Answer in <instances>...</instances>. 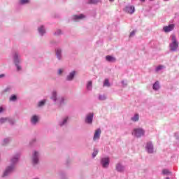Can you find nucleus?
Returning a JSON list of instances; mask_svg holds the SVG:
<instances>
[{"label":"nucleus","instance_id":"obj_1","mask_svg":"<svg viewBox=\"0 0 179 179\" xmlns=\"http://www.w3.org/2000/svg\"><path fill=\"white\" fill-rule=\"evenodd\" d=\"M172 43L169 45L171 51H177L178 48V42H177V38L176 35H171Z\"/></svg>","mask_w":179,"mask_h":179},{"label":"nucleus","instance_id":"obj_2","mask_svg":"<svg viewBox=\"0 0 179 179\" xmlns=\"http://www.w3.org/2000/svg\"><path fill=\"white\" fill-rule=\"evenodd\" d=\"M133 135L137 138H141V136H143V135H145V131L141 128L134 129L133 131Z\"/></svg>","mask_w":179,"mask_h":179},{"label":"nucleus","instance_id":"obj_3","mask_svg":"<svg viewBox=\"0 0 179 179\" xmlns=\"http://www.w3.org/2000/svg\"><path fill=\"white\" fill-rule=\"evenodd\" d=\"M174 27H176V24H171L168 26H164L163 27V31L165 33H170V31H173V30H174Z\"/></svg>","mask_w":179,"mask_h":179},{"label":"nucleus","instance_id":"obj_4","mask_svg":"<svg viewBox=\"0 0 179 179\" xmlns=\"http://www.w3.org/2000/svg\"><path fill=\"white\" fill-rule=\"evenodd\" d=\"M19 55L17 53H15L14 55V61H15V64L17 66V71H20L22 69V67H20V66H19Z\"/></svg>","mask_w":179,"mask_h":179},{"label":"nucleus","instance_id":"obj_5","mask_svg":"<svg viewBox=\"0 0 179 179\" xmlns=\"http://www.w3.org/2000/svg\"><path fill=\"white\" fill-rule=\"evenodd\" d=\"M101 164L103 167H108V165L110 164V159L108 157H105L101 159Z\"/></svg>","mask_w":179,"mask_h":179},{"label":"nucleus","instance_id":"obj_6","mask_svg":"<svg viewBox=\"0 0 179 179\" xmlns=\"http://www.w3.org/2000/svg\"><path fill=\"white\" fill-rule=\"evenodd\" d=\"M13 170H15V166H8V168H6V171L3 174V177H6V176L10 174V173H12Z\"/></svg>","mask_w":179,"mask_h":179},{"label":"nucleus","instance_id":"obj_7","mask_svg":"<svg viewBox=\"0 0 179 179\" xmlns=\"http://www.w3.org/2000/svg\"><path fill=\"white\" fill-rule=\"evenodd\" d=\"M125 12L127 13H129L130 15H132L135 12V7L133 6H128L125 8Z\"/></svg>","mask_w":179,"mask_h":179},{"label":"nucleus","instance_id":"obj_8","mask_svg":"<svg viewBox=\"0 0 179 179\" xmlns=\"http://www.w3.org/2000/svg\"><path fill=\"white\" fill-rule=\"evenodd\" d=\"M101 134V130L100 129H97L95 131V133L94 134V141H97V139H100V135Z\"/></svg>","mask_w":179,"mask_h":179},{"label":"nucleus","instance_id":"obj_9","mask_svg":"<svg viewBox=\"0 0 179 179\" xmlns=\"http://www.w3.org/2000/svg\"><path fill=\"white\" fill-rule=\"evenodd\" d=\"M145 148L148 150V153H153V145L152 144V143H147Z\"/></svg>","mask_w":179,"mask_h":179},{"label":"nucleus","instance_id":"obj_10","mask_svg":"<svg viewBox=\"0 0 179 179\" xmlns=\"http://www.w3.org/2000/svg\"><path fill=\"white\" fill-rule=\"evenodd\" d=\"M85 122H87V124H92V122H93V113H90L87 116Z\"/></svg>","mask_w":179,"mask_h":179},{"label":"nucleus","instance_id":"obj_11","mask_svg":"<svg viewBox=\"0 0 179 179\" xmlns=\"http://www.w3.org/2000/svg\"><path fill=\"white\" fill-rule=\"evenodd\" d=\"M38 152L35 151L34 153V156H33V163H34V164H37V163H38Z\"/></svg>","mask_w":179,"mask_h":179},{"label":"nucleus","instance_id":"obj_12","mask_svg":"<svg viewBox=\"0 0 179 179\" xmlns=\"http://www.w3.org/2000/svg\"><path fill=\"white\" fill-rule=\"evenodd\" d=\"M106 59L108 62H115V57H114L113 56L108 55L106 57Z\"/></svg>","mask_w":179,"mask_h":179},{"label":"nucleus","instance_id":"obj_13","mask_svg":"<svg viewBox=\"0 0 179 179\" xmlns=\"http://www.w3.org/2000/svg\"><path fill=\"white\" fill-rule=\"evenodd\" d=\"M152 89L154 90H159L160 89V85L159 84V81H156L152 86Z\"/></svg>","mask_w":179,"mask_h":179},{"label":"nucleus","instance_id":"obj_14","mask_svg":"<svg viewBox=\"0 0 179 179\" xmlns=\"http://www.w3.org/2000/svg\"><path fill=\"white\" fill-rule=\"evenodd\" d=\"M116 170L117 171H124V166H122V165H121L120 164H117V165H116Z\"/></svg>","mask_w":179,"mask_h":179},{"label":"nucleus","instance_id":"obj_15","mask_svg":"<svg viewBox=\"0 0 179 179\" xmlns=\"http://www.w3.org/2000/svg\"><path fill=\"white\" fill-rule=\"evenodd\" d=\"M75 71H72L70 74L67 76V80H72L75 76Z\"/></svg>","mask_w":179,"mask_h":179},{"label":"nucleus","instance_id":"obj_16","mask_svg":"<svg viewBox=\"0 0 179 179\" xmlns=\"http://www.w3.org/2000/svg\"><path fill=\"white\" fill-rule=\"evenodd\" d=\"M37 121H38V117L37 115H34L31 119L32 124H37Z\"/></svg>","mask_w":179,"mask_h":179},{"label":"nucleus","instance_id":"obj_17","mask_svg":"<svg viewBox=\"0 0 179 179\" xmlns=\"http://www.w3.org/2000/svg\"><path fill=\"white\" fill-rule=\"evenodd\" d=\"M38 30L40 34H41V35H43V34H44V33H45V29H44V27L43 26H41V27H39L38 29Z\"/></svg>","mask_w":179,"mask_h":179},{"label":"nucleus","instance_id":"obj_18","mask_svg":"<svg viewBox=\"0 0 179 179\" xmlns=\"http://www.w3.org/2000/svg\"><path fill=\"white\" fill-rule=\"evenodd\" d=\"M93 86V83L92 81H89L87 84V90H92V87Z\"/></svg>","mask_w":179,"mask_h":179},{"label":"nucleus","instance_id":"obj_19","mask_svg":"<svg viewBox=\"0 0 179 179\" xmlns=\"http://www.w3.org/2000/svg\"><path fill=\"white\" fill-rule=\"evenodd\" d=\"M51 99H52V100H54V101H57V92H55V91H53V92H52Z\"/></svg>","mask_w":179,"mask_h":179},{"label":"nucleus","instance_id":"obj_20","mask_svg":"<svg viewBox=\"0 0 179 179\" xmlns=\"http://www.w3.org/2000/svg\"><path fill=\"white\" fill-rule=\"evenodd\" d=\"M132 121L136 122L139 121V115L136 114L134 117H131Z\"/></svg>","mask_w":179,"mask_h":179},{"label":"nucleus","instance_id":"obj_21","mask_svg":"<svg viewBox=\"0 0 179 179\" xmlns=\"http://www.w3.org/2000/svg\"><path fill=\"white\" fill-rule=\"evenodd\" d=\"M83 18H85V16L83 15V14H80V15H74L75 20L78 19H83Z\"/></svg>","mask_w":179,"mask_h":179},{"label":"nucleus","instance_id":"obj_22","mask_svg":"<svg viewBox=\"0 0 179 179\" xmlns=\"http://www.w3.org/2000/svg\"><path fill=\"white\" fill-rule=\"evenodd\" d=\"M56 55L59 58V59H61V50L57 49L56 51Z\"/></svg>","mask_w":179,"mask_h":179},{"label":"nucleus","instance_id":"obj_23","mask_svg":"<svg viewBox=\"0 0 179 179\" xmlns=\"http://www.w3.org/2000/svg\"><path fill=\"white\" fill-rule=\"evenodd\" d=\"M17 97L16 96V95H12L10 97V101H16Z\"/></svg>","mask_w":179,"mask_h":179},{"label":"nucleus","instance_id":"obj_24","mask_svg":"<svg viewBox=\"0 0 179 179\" xmlns=\"http://www.w3.org/2000/svg\"><path fill=\"white\" fill-rule=\"evenodd\" d=\"M103 86H106L107 87H110V83L108 82V79H106L103 83Z\"/></svg>","mask_w":179,"mask_h":179},{"label":"nucleus","instance_id":"obj_25","mask_svg":"<svg viewBox=\"0 0 179 179\" xmlns=\"http://www.w3.org/2000/svg\"><path fill=\"white\" fill-rule=\"evenodd\" d=\"M7 121H9V119H8V118H1L0 119V124H4V122H6Z\"/></svg>","mask_w":179,"mask_h":179},{"label":"nucleus","instance_id":"obj_26","mask_svg":"<svg viewBox=\"0 0 179 179\" xmlns=\"http://www.w3.org/2000/svg\"><path fill=\"white\" fill-rule=\"evenodd\" d=\"M162 173L166 176H169V174H171L170 171H169L168 169H164L162 171Z\"/></svg>","mask_w":179,"mask_h":179},{"label":"nucleus","instance_id":"obj_27","mask_svg":"<svg viewBox=\"0 0 179 179\" xmlns=\"http://www.w3.org/2000/svg\"><path fill=\"white\" fill-rule=\"evenodd\" d=\"M163 68H164V66H163V65H159V66H158L156 68L157 72H159V71L163 69Z\"/></svg>","mask_w":179,"mask_h":179},{"label":"nucleus","instance_id":"obj_28","mask_svg":"<svg viewBox=\"0 0 179 179\" xmlns=\"http://www.w3.org/2000/svg\"><path fill=\"white\" fill-rule=\"evenodd\" d=\"M44 104H45V100L41 101L38 103V107H42V106H44Z\"/></svg>","mask_w":179,"mask_h":179},{"label":"nucleus","instance_id":"obj_29","mask_svg":"<svg viewBox=\"0 0 179 179\" xmlns=\"http://www.w3.org/2000/svg\"><path fill=\"white\" fill-rule=\"evenodd\" d=\"M106 99H107V96H106V95H100L99 96V100H106Z\"/></svg>","mask_w":179,"mask_h":179},{"label":"nucleus","instance_id":"obj_30","mask_svg":"<svg viewBox=\"0 0 179 179\" xmlns=\"http://www.w3.org/2000/svg\"><path fill=\"white\" fill-rule=\"evenodd\" d=\"M17 160H18V158H17V157H14V158H13V159H11V162H12L13 164H15V163H17Z\"/></svg>","mask_w":179,"mask_h":179},{"label":"nucleus","instance_id":"obj_31","mask_svg":"<svg viewBox=\"0 0 179 179\" xmlns=\"http://www.w3.org/2000/svg\"><path fill=\"white\" fill-rule=\"evenodd\" d=\"M97 153H99V151L97 150H94V152L92 153L93 157H96V156H97Z\"/></svg>","mask_w":179,"mask_h":179},{"label":"nucleus","instance_id":"obj_32","mask_svg":"<svg viewBox=\"0 0 179 179\" xmlns=\"http://www.w3.org/2000/svg\"><path fill=\"white\" fill-rule=\"evenodd\" d=\"M20 3L22 5L24 3H29V0H20Z\"/></svg>","mask_w":179,"mask_h":179},{"label":"nucleus","instance_id":"obj_33","mask_svg":"<svg viewBox=\"0 0 179 179\" xmlns=\"http://www.w3.org/2000/svg\"><path fill=\"white\" fill-rule=\"evenodd\" d=\"M66 121H68V117L65 118L63 122L60 124L61 127H62V125H65V124H66Z\"/></svg>","mask_w":179,"mask_h":179},{"label":"nucleus","instance_id":"obj_34","mask_svg":"<svg viewBox=\"0 0 179 179\" xmlns=\"http://www.w3.org/2000/svg\"><path fill=\"white\" fill-rule=\"evenodd\" d=\"M99 2V0H90V3H97Z\"/></svg>","mask_w":179,"mask_h":179},{"label":"nucleus","instance_id":"obj_35","mask_svg":"<svg viewBox=\"0 0 179 179\" xmlns=\"http://www.w3.org/2000/svg\"><path fill=\"white\" fill-rule=\"evenodd\" d=\"M133 36H135V31H133L131 32V34H130V37H133Z\"/></svg>","mask_w":179,"mask_h":179},{"label":"nucleus","instance_id":"obj_36","mask_svg":"<svg viewBox=\"0 0 179 179\" xmlns=\"http://www.w3.org/2000/svg\"><path fill=\"white\" fill-rule=\"evenodd\" d=\"M62 73V69H59L58 74L61 75Z\"/></svg>","mask_w":179,"mask_h":179},{"label":"nucleus","instance_id":"obj_37","mask_svg":"<svg viewBox=\"0 0 179 179\" xmlns=\"http://www.w3.org/2000/svg\"><path fill=\"white\" fill-rule=\"evenodd\" d=\"M61 33V30H57V33H55L56 36H58Z\"/></svg>","mask_w":179,"mask_h":179},{"label":"nucleus","instance_id":"obj_38","mask_svg":"<svg viewBox=\"0 0 179 179\" xmlns=\"http://www.w3.org/2000/svg\"><path fill=\"white\" fill-rule=\"evenodd\" d=\"M62 101H64V98H61V99H60V104H62Z\"/></svg>","mask_w":179,"mask_h":179},{"label":"nucleus","instance_id":"obj_39","mask_svg":"<svg viewBox=\"0 0 179 179\" xmlns=\"http://www.w3.org/2000/svg\"><path fill=\"white\" fill-rule=\"evenodd\" d=\"M3 110V108H2V107H0V113H2Z\"/></svg>","mask_w":179,"mask_h":179},{"label":"nucleus","instance_id":"obj_40","mask_svg":"<svg viewBox=\"0 0 179 179\" xmlns=\"http://www.w3.org/2000/svg\"><path fill=\"white\" fill-rule=\"evenodd\" d=\"M3 76H5L4 74H1V75H0V78H3Z\"/></svg>","mask_w":179,"mask_h":179},{"label":"nucleus","instance_id":"obj_41","mask_svg":"<svg viewBox=\"0 0 179 179\" xmlns=\"http://www.w3.org/2000/svg\"><path fill=\"white\" fill-rule=\"evenodd\" d=\"M8 141H9V140H8V139L4 140V142H8Z\"/></svg>","mask_w":179,"mask_h":179},{"label":"nucleus","instance_id":"obj_42","mask_svg":"<svg viewBox=\"0 0 179 179\" xmlns=\"http://www.w3.org/2000/svg\"><path fill=\"white\" fill-rule=\"evenodd\" d=\"M141 2H145V0H140Z\"/></svg>","mask_w":179,"mask_h":179},{"label":"nucleus","instance_id":"obj_43","mask_svg":"<svg viewBox=\"0 0 179 179\" xmlns=\"http://www.w3.org/2000/svg\"><path fill=\"white\" fill-rule=\"evenodd\" d=\"M109 1H110V2H113L114 0H109Z\"/></svg>","mask_w":179,"mask_h":179},{"label":"nucleus","instance_id":"obj_44","mask_svg":"<svg viewBox=\"0 0 179 179\" xmlns=\"http://www.w3.org/2000/svg\"><path fill=\"white\" fill-rule=\"evenodd\" d=\"M166 179H170V178L168 177V178H166Z\"/></svg>","mask_w":179,"mask_h":179},{"label":"nucleus","instance_id":"obj_45","mask_svg":"<svg viewBox=\"0 0 179 179\" xmlns=\"http://www.w3.org/2000/svg\"><path fill=\"white\" fill-rule=\"evenodd\" d=\"M164 1H169V0H164Z\"/></svg>","mask_w":179,"mask_h":179},{"label":"nucleus","instance_id":"obj_46","mask_svg":"<svg viewBox=\"0 0 179 179\" xmlns=\"http://www.w3.org/2000/svg\"><path fill=\"white\" fill-rule=\"evenodd\" d=\"M150 1H153V0H150Z\"/></svg>","mask_w":179,"mask_h":179}]
</instances>
